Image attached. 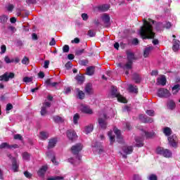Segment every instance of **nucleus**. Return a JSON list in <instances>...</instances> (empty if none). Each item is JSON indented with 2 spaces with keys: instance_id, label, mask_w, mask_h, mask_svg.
Segmentation results:
<instances>
[{
  "instance_id": "1",
  "label": "nucleus",
  "mask_w": 180,
  "mask_h": 180,
  "mask_svg": "<svg viewBox=\"0 0 180 180\" xmlns=\"http://www.w3.org/2000/svg\"><path fill=\"white\" fill-rule=\"evenodd\" d=\"M148 21H147V20L146 19L143 20V26L141 27L139 34L141 39H143V40L153 39L152 41L153 44H154L155 46H157V44H158L160 41H158V39H155V32H154L153 28V25L155 23V20L151 18H148Z\"/></svg>"
},
{
  "instance_id": "2",
  "label": "nucleus",
  "mask_w": 180,
  "mask_h": 180,
  "mask_svg": "<svg viewBox=\"0 0 180 180\" xmlns=\"http://www.w3.org/2000/svg\"><path fill=\"white\" fill-rule=\"evenodd\" d=\"M134 60H137L134 56V53L127 51L126 64L122 66V63H119L118 67H120V68H122L123 70H131V68H133V61H134Z\"/></svg>"
},
{
  "instance_id": "3",
  "label": "nucleus",
  "mask_w": 180,
  "mask_h": 180,
  "mask_svg": "<svg viewBox=\"0 0 180 180\" xmlns=\"http://www.w3.org/2000/svg\"><path fill=\"white\" fill-rule=\"evenodd\" d=\"M111 98H117L118 102L121 103H127L126 98L123 97L120 93L117 92V87L112 86L110 91Z\"/></svg>"
},
{
  "instance_id": "4",
  "label": "nucleus",
  "mask_w": 180,
  "mask_h": 180,
  "mask_svg": "<svg viewBox=\"0 0 180 180\" xmlns=\"http://www.w3.org/2000/svg\"><path fill=\"white\" fill-rule=\"evenodd\" d=\"M82 148H84V146H82L81 143H76L75 145L72 146L71 147V151L73 155H77L76 158L78 160V164L81 162V160L82 158V156L79 155V153L82 151Z\"/></svg>"
},
{
  "instance_id": "5",
  "label": "nucleus",
  "mask_w": 180,
  "mask_h": 180,
  "mask_svg": "<svg viewBox=\"0 0 180 180\" xmlns=\"http://www.w3.org/2000/svg\"><path fill=\"white\" fill-rule=\"evenodd\" d=\"M157 154L162 155L165 158H171L172 157V152L169 149H165L162 147H158L156 149Z\"/></svg>"
},
{
  "instance_id": "6",
  "label": "nucleus",
  "mask_w": 180,
  "mask_h": 180,
  "mask_svg": "<svg viewBox=\"0 0 180 180\" xmlns=\"http://www.w3.org/2000/svg\"><path fill=\"white\" fill-rule=\"evenodd\" d=\"M108 119H109V117L105 113L103 114V117H100L98 119V126L103 130H106L108 128Z\"/></svg>"
},
{
  "instance_id": "7",
  "label": "nucleus",
  "mask_w": 180,
  "mask_h": 180,
  "mask_svg": "<svg viewBox=\"0 0 180 180\" xmlns=\"http://www.w3.org/2000/svg\"><path fill=\"white\" fill-rule=\"evenodd\" d=\"M167 140L170 147H173V148H178L179 140L176 135H171L170 136H168Z\"/></svg>"
},
{
  "instance_id": "8",
  "label": "nucleus",
  "mask_w": 180,
  "mask_h": 180,
  "mask_svg": "<svg viewBox=\"0 0 180 180\" xmlns=\"http://www.w3.org/2000/svg\"><path fill=\"white\" fill-rule=\"evenodd\" d=\"M158 96H159V98H169L171 96V93H169L168 89L161 88L158 91Z\"/></svg>"
},
{
  "instance_id": "9",
  "label": "nucleus",
  "mask_w": 180,
  "mask_h": 180,
  "mask_svg": "<svg viewBox=\"0 0 180 180\" xmlns=\"http://www.w3.org/2000/svg\"><path fill=\"white\" fill-rule=\"evenodd\" d=\"M15 78V73L6 72L4 75L0 76V81H5L8 82L10 79Z\"/></svg>"
},
{
  "instance_id": "10",
  "label": "nucleus",
  "mask_w": 180,
  "mask_h": 180,
  "mask_svg": "<svg viewBox=\"0 0 180 180\" xmlns=\"http://www.w3.org/2000/svg\"><path fill=\"white\" fill-rule=\"evenodd\" d=\"M66 134L70 141H75V140H77V138L78 137L77 136V133H75V131L72 129L68 130Z\"/></svg>"
},
{
  "instance_id": "11",
  "label": "nucleus",
  "mask_w": 180,
  "mask_h": 180,
  "mask_svg": "<svg viewBox=\"0 0 180 180\" xmlns=\"http://www.w3.org/2000/svg\"><path fill=\"white\" fill-rule=\"evenodd\" d=\"M139 120H141L142 123H153V122H154V119L143 114L139 115Z\"/></svg>"
},
{
  "instance_id": "12",
  "label": "nucleus",
  "mask_w": 180,
  "mask_h": 180,
  "mask_svg": "<svg viewBox=\"0 0 180 180\" xmlns=\"http://www.w3.org/2000/svg\"><path fill=\"white\" fill-rule=\"evenodd\" d=\"M114 133L116 136L117 143H123V136H122V132L117 128H114Z\"/></svg>"
},
{
  "instance_id": "13",
  "label": "nucleus",
  "mask_w": 180,
  "mask_h": 180,
  "mask_svg": "<svg viewBox=\"0 0 180 180\" xmlns=\"http://www.w3.org/2000/svg\"><path fill=\"white\" fill-rule=\"evenodd\" d=\"M12 168L14 172H18L19 171V165L18 164V160L16 158H12Z\"/></svg>"
},
{
  "instance_id": "14",
  "label": "nucleus",
  "mask_w": 180,
  "mask_h": 180,
  "mask_svg": "<svg viewBox=\"0 0 180 180\" xmlns=\"http://www.w3.org/2000/svg\"><path fill=\"white\" fill-rule=\"evenodd\" d=\"M151 50H154V46H148L143 51V57L144 58H147L148 56H150V53H151Z\"/></svg>"
},
{
  "instance_id": "15",
  "label": "nucleus",
  "mask_w": 180,
  "mask_h": 180,
  "mask_svg": "<svg viewBox=\"0 0 180 180\" xmlns=\"http://www.w3.org/2000/svg\"><path fill=\"white\" fill-rule=\"evenodd\" d=\"M122 151L127 155L131 154L133 153V146H124L122 147Z\"/></svg>"
},
{
  "instance_id": "16",
  "label": "nucleus",
  "mask_w": 180,
  "mask_h": 180,
  "mask_svg": "<svg viewBox=\"0 0 180 180\" xmlns=\"http://www.w3.org/2000/svg\"><path fill=\"white\" fill-rule=\"evenodd\" d=\"M163 134L165 136H166V137H169L171 134H172V129L168 127H165L163 128Z\"/></svg>"
},
{
  "instance_id": "17",
  "label": "nucleus",
  "mask_w": 180,
  "mask_h": 180,
  "mask_svg": "<svg viewBox=\"0 0 180 180\" xmlns=\"http://www.w3.org/2000/svg\"><path fill=\"white\" fill-rule=\"evenodd\" d=\"M109 8H110V6H109V5L103 4L101 6H98V10L100 11V12H107V11H109Z\"/></svg>"
},
{
  "instance_id": "18",
  "label": "nucleus",
  "mask_w": 180,
  "mask_h": 180,
  "mask_svg": "<svg viewBox=\"0 0 180 180\" xmlns=\"http://www.w3.org/2000/svg\"><path fill=\"white\" fill-rule=\"evenodd\" d=\"M102 19L105 26H109V25H110V17L108 15L105 14Z\"/></svg>"
},
{
  "instance_id": "19",
  "label": "nucleus",
  "mask_w": 180,
  "mask_h": 180,
  "mask_svg": "<svg viewBox=\"0 0 180 180\" xmlns=\"http://www.w3.org/2000/svg\"><path fill=\"white\" fill-rule=\"evenodd\" d=\"M176 104H175V101L173 100H169L167 102V108L168 109H170V110H174V109L176 108Z\"/></svg>"
},
{
  "instance_id": "20",
  "label": "nucleus",
  "mask_w": 180,
  "mask_h": 180,
  "mask_svg": "<svg viewBox=\"0 0 180 180\" xmlns=\"http://www.w3.org/2000/svg\"><path fill=\"white\" fill-rule=\"evenodd\" d=\"M158 84L165 86V85H167V78L165 77L158 78Z\"/></svg>"
},
{
  "instance_id": "21",
  "label": "nucleus",
  "mask_w": 180,
  "mask_h": 180,
  "mask_svg": "<svg viewBox=\"0 0 180 180\" xmlns=\"http://www.w3.org/2000/svg\"><path fill=\"white\" fill-rule=\"evenodd\" d=\"M56 144H57V139H50L48 144V148H53V147H56Z\"/></svg>"
},
{
  "instance_id": "22",
  "label": "nucleus",
  "mask_w": 180,
  "mask_h": 180,
  "mask_svg": "<svg viewBox=\"0 0 180 180\" xmlns=\"http://www.w3.org/2000/svg\"><path fill=\"white\" fill-rule=\"evenodd\" d=\"M8 15H0V23H1V25H4L5 26V25H6V23H8Z\"/></svg>"
},
{
  "instance_id": "23",
  "label": "nucleus",
  "mask_w": 180,
  "mask_h": 180,
  "mask_svg": "<svg viewBox=\"0 0 180 180\" xmlns=\"http://www.w3.org/2000/svg\"><path fill=\"white\" fill-rule=\"evenodd\" d=\"M16 147H18V145L10 146V145L8 144V143H6V142L2 143L0 145V148H1V149H2V148H16Z\"/></svg>"
},
{
  "instance_id": "24",
  "label": "nucleus",
  "mask_w": 180,
  "mask_h": 180,
  "mask_svg": "<svg viewBox=\"0 0 180 180\" xmlns=\"http://www.w3.org/2000/svg\"><path fill=\"white\" fill-rule=\"evenodd\" d=\"M135 141L136 143V147H143V146H144L143 138L137 137L135 139Z\"/></svg>"
},
{
  "instance_id": "25",
  "label": "nucleus",
  "mask_w": 180,
  "mask_h": 180,
  "mask_svg": "<svg viewBox=\"0 0 180 180\" xmlns=\"http://www.w3.org/2000/svg\"><path fill=\"white\" fill-rule=\"evenodd\" d=\"M76 91L77 92V98H79V99H85V93H84V91L79 90L78 88L76 89Z\"/></svg>"
},
{
  "instance_id": "26",
  "label": "nucleus",
  "mask_w": 180,
  "mask_h": 180,
  "mask_svg": "<svg viewBox=\"0 0 180 180\" xmlns=\"http://www.w3.org/2000/svg\"><path fill=\"white\" fill-rule=\"evenodd\" d=\"M82 112L83 113H87L88 115H91L92 110H91V108H89V107H88L86 105H84L82 108Z\"/></svg>"
},
{
  "instance_id": "27",
  "label": "nucleus",
  "mask_w": 180,
  "mask_h": 180,
  "mask_svg": "<svg viewBox=\"0 0 180 180\" xmlns=\"http://www.w3.org/2000/svg\"><path fill=\"white\" fill-rule=\"evenodd\" d=\"M85 92L87 93L88 95H91L92 94V84H87L84 88Z\"/></svg>"
},
{
  "instance_id": "28",
  "label": "nucleus",
  "mask_w": 180,
  "mask_h": 180,
  "mask_svg": "<svg viewBox=\"0 0 180 180\" xmlns=\"http://www.w3.org/2000/svg\"><path fill=\"white\" fill-rule=\"evenodd\" d=\"M173 95H176L180 91V85L176 84L172 88Z\"/></svg>"
},
{
  "instance_id": "29",
  "label": "nucleus",
  "mask_w": 180,
  "mask_h": 180,
  "mask_svg": "<svg viewBox=\"0 0 180 180\" xmlns=\"http://www.w3.org/2000/svg\"><path fill=\"white\" fill-rule=\"evenodd\" d=\"M76 81H77L78 84H84V81H85V77L82 75H77L75 77Z\"/></svg>"
},
{
  "instance_id": "30",
  "label": "nucleus",
  "mask_w": 180,
  "mask_h": 180,
  "mask_svg": "<svg viewBox=\"0 0 180 180\" xmlns=\"http://www.w3.org/2000/svg\"><path fill=\"white\" fill-rule=\"evenodd\" d=\"M94 73H95V67L90 66L87 68L86 69L87 75H94Z\"/></svg>"
},
{
  "instance_id": "31",
  "label": "nucleus",
  "mask_w": 180,
  "mask_h": 180,
  "mask_svg": "<svg viewBox=\"0 0 180 180\" xmlns=\"http://www.w3.org/2000/svg\"><path fill=\"white\" fill-rule=\"evenodd\" d=\"M41 140H47L49 139V133L46 131H41L39 133Z\"/></svg>"
},
{
  "instance_id": "32",
  "label": "nucleus",
  "mask_w": 180,
  "mask_h": 180,
  "mask_svg": "<svg viewBox=\"0 0 180 180\" xmlns=\"http://www.w3.org/2000/svg\"><path fill=\"white\" fill-rule=\"evenodd\" d=\"M94 130V125L90 124L84 128V133L89 134Z\"/></svg>"
},
{
  "instance_id": "33",
  "label": "nucleus",
  "mask_w": 180,
  "mask_h": 180,
  "mask_svg": "<svg viewBox=\"0 0 180 180\" xmlns=\"http://www.w3.org/2000/svg\"><path fill=\"white\" fill-rule=\"evenodd\" d=\"M53 119L55 123H63V122H64V120H63V117L58 115L54 116Z\"/></svg>"
},
{
  "instance_id": "34",
  "label": "nucleus",
  "mask_w": 180,
  "mask_h": 180,
  "mask_svg": "<svg viewBox=\"0 0 180 180\" xmlns=\"http://www.w3.org/2000/svg\"><path fill=\"white\" fill-rule=\"evenodd\" d=\"M113 132L112 131H109L108 133V136L110 139V144H113V142L115 141V136L112 135Z\"/></svg>"
},
{
  "instance_id": "35",
  "label": "nucleus",
  "mask_w": 180,
  "mask_h": 180,
  "mask_svg": "<svg viewBox=\"0 0 180 180\" xmlns=\"http://www.w3.org/2000/svg\"><path fill=\"white\" fill-rule=\"evenodd\" d=\"M133 79L135 81L136 84H139V82L141 81L140 79V75H139L137 73H134L133 75Z\"/></svg>"
},
{
  "instance_id": "36",
  "label": "nucleus",
  "mask_w": 180,
  "mask_h": 180,
  "mask_svg": "<svg viewBox=\"0 0 180 180\" xmlns=\"http://www.w3.org/2000/svg\"><path fill=\"white\" fill-rule=\"evenodd\" d=\"M47 171V166H42L40 169L38 171V174L39 175H44L46 174V172Z\"/></svg>"
},
{
  "instance_id": "37",
  "label": "nucleus",
  "mask_w": 180,
  "mask_h": 180,
  "mask_svg": "<svg viewBox=\"0 0 180 180\" xmlns=\"http://www.w3.org/2000/svg\"><path fill=\"white\" fill-rule=\"evenodd\" d=\"M129 92H134V94H137V92H139V89H137V86H134L131 84L129 85Z\"/></svg>"
},
{
  "instance_id": "38",
  "label": "nucleus",
  "mask_w": 180,
  "mask_h": 180,
  "mask_svg": "<svg viewBox=\"0 0 180 180\" xmlns=\"http://www.w3.org/2000/svg\"><path fill=\"white\" fill-rule=\"evenodd\" d=\"M22 158L25 161H29V160H30V154H29V153H27V152L23 153Z\"/></svg>"
},
{
  "instance_id": "39",
  "label": "nucleus",
  "mask_w": 180,
  "mask_h": 180,
  "mask_svg": "<svg viewBox=\"0 0 180 180\" xmlns=\"http://www.w3.org/2000/svg\"><path fill=\"white\" fill-rule=\"evenodd\" d=\"M78 120H79V114L76 113L73 117L74 124H78Z\"/></svg>"
},
{
  "instance_id": "40",
  "label": "nucleus",
  "mask_w": 180,
  "mask_h": 180,
  "mask_svg": "<svg viewBox=\"0 0 180 180\" xmlns=\"http://www.w3.org/2000/svg\"><path fill=\"white\" fill-rule=\"evenodd\" d=\"M4 61L6 64H11V63H15V60L9 58V56H8L4 57Z\"/></svg>"
},
{
  "instance_id": "41",
  "label": "nucleus",
  "mask_w": 180,
  "mask_h": 180,
  "mask_svg": "<svg viewBox=\"0 0 180 180\" xmlns=\"http://www.w3.org/2000/svg\"><path fill=\"white\" fill-rule=\"evenodd\" d=\"M87 35L89 37H95V36H96V32H94L93 30H89L87 32Z\"/></svg>"
},
{
  "instance_id": "42",
  "label": "nucleus",
  "mask_w": 180,
  "mask_h": 180,
  "mask_svg": "<svg viewBox=\"0 0 180 180\" xmlns=\"http://www.w3.org/2000/svg\"><path fill=\"white\" fill-rule=\"evenodd\" d=\"M148 180H158V176L155 174H152L148 176Z\"/></svg>"
},
{
  "instance_id": "43",
  "label": "nucleus",
  "mask_w": 180,
  "mask_h": 180,
  "mask_svg": "<svg viewBox=\"0 0 180 180\" xmlns=\"http://www.w3.org/2000/svg\"><path fill=\"white\" fill-rule=\"evenodd\" d=\"M146 139H151L154 136V133L144 131Z\"/></svg>"
},
{
  "instance_id": "44",
  "label": "nucleus",
  "mask_w": 180,
  "mask_h": 180,
  "mask_svg": "<svg viewBox=\"0 0 180 180\" xmlns=\"http://www.w3.org/2000/svg\"><path fill=\"white\" fill-rule=\"evenodd\" d=\"M22 64H24L25 65H29L30 60H29V58L25 56L22 60H21Z\"/></svg>"
},
{
  "instance_id": "45",
  "label": "nucleus",
  "mask_w": 180,
  "mask_h": 180,
  "mask_svg": "<svg viewBox=\"0 0 180 180\" xmlns=\"http://www.w3.org/2000/svg\"><path fill=\"white\" fill-rule=\"evenodd\" d=\"M41 116H46L47 115V108L46 107H41V112H40Z\"/></svg>"
},
{
  "instance_id": "46",
  "label": "nucleus",
  "mask_w": 180,
  "mask_h": 180,
  "mask_svg": "<svg viewBox=\"0 0 180 180\" xmlns=\"http://www.w3.org/2000/svg\"><path fill=\"white\" fill-rule=\"evenodd\" d=\"M161 27H162V22H157L155 25V30L157 32H160L161 30Z\"/></svg>"
},
{
  "instance_id": "47",
  "label": "nucleus",
  "mask_w": 180,
  "mask_h": 180,
  "mask_svg": "<svg viewBox=\"0 0 180 180\" xmlns=\"http://www.w3.org/2000/svg\"><path fill=\"white\" fill-rule=\"evenodd\" d=\"M85 52V49L76 50L75 51V56H82Z\"/></svg>"
},
{
  "instance_id": "48",
  "label": "nucleus",
  "mask_w": 180,
  "mask_h": 180,
  "mask_svg": "<svg viewBox=\"0 0 180 180\" xmlns=\"http://www.w3.org/2000/svg\"><path fill=\"white\" fill-rule=\"evenodd\" d=\"M131 43L134 46H139V44H140V41H139V39L134 38L132 39Z\"/></svg>"
},
{
  "instance_id": "49",
  "label": "nucleus",
  "mask_w": 180,
  "mask_h": 180,
  "mask_svg": "<svg viewBox=\"0 0 180 180\" xmlns=\"http://www.w3.org/2000/svg\"><path fill=\"white\" fill-rule=\"evenodd\" d=\"M24 175L25 178H28V179H30L32 176H33V174H32L30 172L25 171L24 172Z\"/></svg>"
},
{
  "instance_id": "50",
  "label": "nucleus",
  "mask_w": 180,
  "mask_h": 180,
  "mask_svg": "<svg viewBox=\"0 0 180 180\" xmlns=\"http://www.w3.org/2000/svg\"><path fill=\"white\" fill-rule=\"evenodd\" d=\"M146 113L148 115V116H155V112L153 110H147Z\"/></svg>"
},
{
  "instance_id": "51",
  "label": "nucleus",
  "mask_w": 180,
  "mask_h": 180,
  "mask_svg": "<svg viewBox=\"0 0 180 180\" xmlns=\"http://www.w3.org/2000/svg\"><path fill=\"white\" fill-rule=\"evenodd\" d=\"M58 179H64L63 176H55V177H51V178H48L47 180H58Z\"/></svg>"
},
{
  "instance_id": "52",
  "label": "nucleus",
  "mask_w": 180,
  "mask_h": 180,
  "mask_svg": "<svg viewBox=\"0 0 180 180\" xmlns=\"http://www.w3.org/2000/svg\"><path fill=\"white\" fill-rule=\"evenodd\" d=\"M65 67L66 70H70L72 67V63L71 61H68L65 65Z\"/></svg>"
},
{
  "instance_id": "53",
  "label": "nucleus",
  "mask_w": 180,
  "mask_h": 180,
  "mask_svg": "<svg viewBox=\"0 0 180 180\" xmlns=\"http://www.w3.org/2000/svg\"><path fill=\"white\" fill-rule=\"evenodd\" d=\"M14 140H23V137L22 136V135L18 134H15L14 135Z\"/></svg>"
},
{
  "instance_id": "54",
  "label": "nucleus",
  "mask_w": 180,
  "mask_h": 180,
  "mask_svg": "<svg viewBox=\"0 0 180 180\" xmlns=\"http://www.w3.org/2000/svg\"><path fill=\"white\" fill-rule=\"evenodd\" d=\"M63 53H68V51H70V46L68 45H65L63 47Z\"/></svg>"
},
{
  "instance_id": "55",
  "label": "nucleus",
  "mask_w": 180,
  "mask_h": 180,
  "mask_svg": "<svg viewBox=\"0 0 180 180\" xmlns=\"http://www.w3.org/2000/svg\"><path fill=\"white\" fill-rule=\"evenodd\" d=\"M1 51L0 52V53L5 54V53H6V45H1Z\"/></svg>"
},
{
  "instance_id": "56",
  "label": "nucleus",
  "mask_w": 180,
  "mask_h": 180,
  "mask_svg": "<svg viewBox=\"0 0 180 180\" xmlns=\"http://www.w3.org/2000/svg\"><path fill=\"white\" fill-rule=\"evenodd\" d=\"M82 18L83 20L86 22V20H88V19L89 18V16H88V14H86V13H82Z\"/></svg>"
},
{
  "instance_id": "57",
  "label": "nucleus",
  "mask_w": 180,
  "mask_h": 180,
  "mask_svg": "<svg viewBox=\"0 0 180 180\" xmlns=\"http://www.w3.org/2000/svg\"><path fill=\"white\" fill-rule=\"evenodd\" d=\"M15 6H13V4H9L7 7V11H8V12H12Z\"/></svg>"
},
{
  "instance_id": "58",
  "label": "nucleus",
  "mask_w": 180,
  "mask_h": 180,
  "mask_svg": "<svg viewBox=\"0 0 180 180\" xmlns=\"http://www.w3.org/2000/svg\"><path fill=\"white\" fill-rule=\"evenodd\" d=\"M12 109H13V105L11 103H8L6 105V110L9 111V110H12Z\"/></svg>"
},
{
  "instance_id": "59",
  "label": "nucleus",
  "mask_w": 180,
  "mask_h": 180,
  "mask_svg": "<svg viewBox=\"0 0 180 180\" xmlns=\"http://www.w3.org/2000/svg\"><path fill=\"white\" fill-rule=\"evenodd\" d=\"M16 44L18 46V47H22V46H23V42L22 41V40L18 39L16 41Z\"/></svg>"
},
{
  "instance_id": "60",
  "label": "nucleus",
  "mask_w": 180,
  "mask_h": 180,
  "mask_svg": "<svg viewBox=\"0 0 180 180\" xmlns=\"http://www.w3.org/2000/svg\"><path fill=\"white\" fill-rule=\"evenodd\" d=\"M24 82H32V78L29 77H25L22 79Z\"/></svg>"
},
{
  "instance_id": "61",
  "label": "nucleus",
  "mask_w": 180,
  "mask_h": 180,
  "mask_svg": "<svg viewBox=\"0 0 180 180\" xmlns=\"http://www.w3.org/2000/svg\"><path fill=\"white\" fill-rule=\"evenodd\" d=\"M80 40L79 38L76 37L73 40L71 41V43H75V44H78L79 43Z\"/></svg>"
},
{
  "instance_id": "62",
  "label": "nucleus",
  "mask_w": 180,
  "mask_h": 180,
  "mask_svg": "<svg viewBox=\"0 0 180 180\" xmlns=\"http://www.w3.org/2000/svg\"><path fill=\"white\" fill-rule=\"evenodd\" d=\"M49 65H50V60H45L44 68H46V69L49 68Z\"/></svg>"
},
{
  "instance_id": "63",
  "label": "nucleus",
  "mask_w": 180,
  "mask_h": 180,
  "mask_svg": "<svg viewBox=\"0 0 180 180\" xmlns=\"http://www.w3.org/2000/svg\"><path fill=\"white\" fill-rule=\"evenodd\" d=\"M173 51H178L179 50V45H175L174 44L172 46Z\"/></svg>"
},
{
  "instance_id": "64",
  "label": "nucleus",
  "mask_w": 180,
  "mask_h": 180,
  "mask_svg": "<svg viewBox=\"0 0 180 180\" xmlns=\"http://www.w3.org/2000/svg\"><path fill=\"white\" fill-rule=\"evenodd\" d=\"M134 180H143V179H141V177H140V175L135 174L134 175Z\"/></svg>"
}]
</instances>
